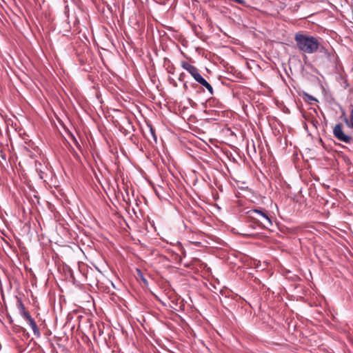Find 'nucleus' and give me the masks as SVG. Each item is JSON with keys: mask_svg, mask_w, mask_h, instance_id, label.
<instances>
[{"mask_svg": "<svg viewBox=\"0 0 353 353\" xmlns=\"http://www.w3.org/2000/svg\"><path fill=\"white\" fill-rule=\"evenodd\" d=\"M196 81L204 86L210 94H213V88L202 76L199 77Z\"/></svg>", "mask_w": 353, "mask_h": 353, "instance_id": "nucleus-7", "label": "nucleus"}, {"mask_svg": "<svg viewBox=\"0 0 353 353\" xmlns=\"http://www.w3.org/2000/svg\"><path fill=\"white\" fill-rule=\"evenodd\" d=\"M248 218L259 226L270 229L272 226L271 218L268 216L267 211L261 208L252 209L246 212Z\"/></svg>", "mask_w": 353, "mask_h": 353, "instance_id": "nucleus-2", "label": "nucleus"}, {"mask_svg": "<svg viewBox=\"0 0 353 353\" xmlns=\"http://www.w3.org/2000/svg\"><path fill=\"white\" fill-rule=\"evenodd\" d=\"M294 40L298 49L307 54H313L316 51L327 54V50L321 45L319 39L313 36L296 34Z\"/></svg>", "mask_w": 353, "mask_h": 353, "instance_id": "nucleus-1", "label": "nucleus"}, {"mask_svg": "<svg viewBox=\"0 0 353 353\" xmlns=\"http://www.w3.org/2000/svg\"><path fill=\"white\" fill-rule=\"evenodd\" d=\"M183 87H184L185 89H187V88H188V85H187L186 83H183Z\"/></svg>", "mask_w": 353, "mask_h": 353, "instance_id": "nucleus-12", "label": "nucleus"}, {"mask_svg": "<svg viewBox=\"0 0 353 353\" xmlns=\"http://www.w3.org/2000/svg\"><path fill=\"white\" fill-rule=\"evenodd\" d=\"M150 132H151V134L152 136L154 137V139L156 140L157 139V137H156V135H155V132H154V130H153L152 128H150Z\"/></svg>", "mask_w": 353, "mask_h": 353, "instance_id": "nucleus-9", "label": "nucleus"}, {"mask_svg": "<svg viewBox=\"0 0 353 353\" xmlns=\"http://www.w3.org/2000/svg\"><path fill=\"white\" fill-rule=\"evenodd\" d=\"M181 67L187 72H188L195 81H196L198 78L201 76L199 72V70L194 65H191L188 62H181Z\"/></svg>", "mask_w": 353, "mask_h": 353, "instance_id": "nucleus-4", "label": "nucleus"}, {"mask_svg": "<svg viewBox=\"0 0 353 353\" xmlns=\"http://www.w3.org/2000/svg\"><path fill=\"white\" fill-rule=\"evenodd\" d=\"M333 134L340 141L345 143H350L352 142V138L344 133L341 123H338L334 127Z\"/></svg>", "mask_w": 353, "mask_h": 353, "instance_id": "nucleus-3", "label": "nucleus"}, {"mask_svg": "<svg viewBox=\"0 0 353 353\" xmlns=\"http://www.w3.org/2000/svg\"><path fill=\"white\" fill-rule=\"evenodd\" d=\"M184 77H185V73L182 72L181 74H180L179 75V81H183V79H184Z\"/></svg>", "mask_w": 353, "mask_h": 353, "instance_id": "nucleus-10", "label": "nucleus"}, {"mask_svg": "<svg viewBox=\"0 0 353 353\" xmlns=\"http://www.w3.org/2000/svg\"><path fill=\"white\" fill-rule=\"evenodd\" d=\"M72 138H73V139H74V141L75 143L77 145V144H78V142H77V141L76 138H75L74 137H73Z\"/></svg>", "mask_w": 353, "mask_h": 353, "instance_id": "nucleus-11", "label": "nucleus"}, {"mask_svg": "<svg viewBox=\"0 0 353 353\" xmlns=\"http://www.w3.org/2000/svg\"><path fill=\"white\" fill-rule=\"evenodd\" d=\"M345 122L347 123V125L351 128H353V108L350 111V119H347V118L345 119Z\"/></svg>", "mask_w": 353, "mask_h": 353, "instance_id": "nucleus-8", "label": "nucleus"}, {"mask_svg": "<svg viewBox=\"0 0 353 353\" xmlns=\"http://www.w3.org/2000/svg\"><path fill=\"white\" fill-rule=\"evenodd\" d=\"M17 307H18L20 315L24 319L30 315V313L26 310L25 306H24L22 301L20 299H19L17 301Z\"/></svg>", "mask_w": 353, "mask_h": 353, "instance_id": "nucleus-6", "label": "nucleus"}, {"mask_svg": "<svg viewBox=\"0 0 353 353\" xmlns=\"http://www.w3.org/2000/svg\"><path fill=\"white\" fill-rule=\"evenodd\" d=\"M26 321H27L29 326L31 327V329L33 331V333L37 337V338H39L41 337V332H40V330L35 322V321L34 320V319L31 316V315H30L29 316H28L27 318L25 319Z\"/></svg>", "mask_w": 353, "mask_h": 353, "instance_id": "nucleus-5", "label": "nucleus"}]
</instances>
